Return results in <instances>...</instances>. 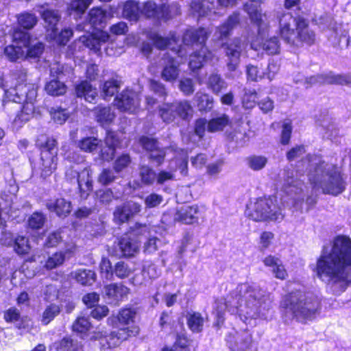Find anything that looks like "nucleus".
I'll use <instances>...</instances> for the list:
<instances>
[{
    "instance_id": "1",
    "label": "nucleus",
    "mask_w": 351,
    "mask_h": 351,
    "mask_svg": "<svg viewBox=\"0 0 351 351\" xmlns=\"http://www.w3.org/2000/svg\"><path fill=\"white\" fill-rule=\"evenodd\" d=\"M330 250L324 245L316 263L310 268L315 276L330 286L335 295L351 287V239L339 234L333 238Z\"/></svg>"
},
{
    "instance_id": "2",
    "label": "nucleus",
    "mask_w": 351,
    "mask_h": 351,
    "mask_svg": "<svg viewBox=\"0 0 351 351\" xmlns=\"http://www.w3.org/2000/svg\"><path fill=\"white\" fill-rule=\"evenodd\" d=\"M38 95V86L29 82L26 72L20 71L17 74V83L14 87L5 90L3 106L5 109L12 108L14 103L21 104L12 120V124L21 127L29 121L35 111L34 103Z\"/></svg>"
},
{
    "instance_id": "3",
    "label": "nucleus",
    "mask_w": 351,
    "mask_h": 351,
    "mask_svg": "<svg viewBox=\"0 0 351 351\" xmlns=\"http://www.w3.org/2000/svg\"><path fill=\"white\" fill-rule=\"evenodd\" d=\"M279 309L284 317H291L296 322L306 324L319 315L322 310V301L317 295L308 294L301 289L288 291L282 296Z\"/></svg>"
},
{
    "instance_id": "4",
    "label": "nucleus",
    "mask_w": 351,
    "mask_h": 351,
    "mask_svg": "<svg viewBox=\"0 0 351 351\" xmlns=\"http://www.w3.org/2000/svg\"><path fill=\"white\" fill-rule=\"evenodd\" d=\"M278 36L288 45L294 48L314 45L316 33L311 29L308 19L298 15L293 16L290 12H282L277 16Z\"/></svg>"
},
{
    "instance_id": "5",
    "label": "nucleus",
    "mask_w": 351,
    "mask_h": 351,
    "mask_svg": "<svg viewBox=\"0 0 351 351\" xmlns=\"http://www.w3.org/2000/svg\"><path fill=\"white\" fill-rule=\"evenodd\" d=\"M138 308L130 304L121 308L116 316L117 329L104 337L107 349L118 347L122 342L137 337L141 332L140 326L135 324Z\"/></svg>"
},
{
    "instance_id": "6",
    "label": "nucleus",
    "mask_w": 351,
    "mask_h": 351,
    "mask_svg": "<svg viewBox=\"0 0 351 351\" xmlns=\"http://www.w3.org/2000/svg\"><path fill=\"white\" fill-rule=\"evenodd\" d=\"M34 146L38 152V168L41 177L50 176L57 169L59 143L53 135L41 133L36 136Z\"/></svg>"
},
{
    "instance_id": "7",
    "label": "nucleus",
    "mask_w": 351,
    "mask_h": 351,
    "mask_svg": "<svg viewBox=\"0 0 351 351\" xmlns=\"http://www.w3.org/2000/svg\"><path fill=\"white\" fill-rule=\"evenodd\" d=\"M245 213L247 218L256 222L275 221L282 215L276 199L270 196H263L250 202L246 206Z\"/></svg>"
},
{
    "instance_id": "8",
    "label": "nucleus",
    "mask_w": 351,
    "mask_h": 351,
    "mask_svg": "<svg viewBox=\"0 0 351 351\" xmlns=\"http://www.w3.org/2000/svg\"><path fill=\"white\" fill-rule=\"evenodd\" d=\"M180 14L178 2L158 4L154 0H147L141 5V16L157 23L167 22Z\"/></svg>"
},
{
    "instance_id": "9",
    "label": "nucleus",
    "mask_w": 351,
    "mask_h": 351,
    "mask_svg": "<svg viewBox=\"0 0 351 351\" xmlns=\"http://www.w3.org/2000/svg\"><path fill=\"white\" fill-rule=\"evenodd\" d=\"M158 115L166 124H170L178 119L189 122L193 115V108L186 99L165 102L158 106Z\"/></svg>"
},
{
    "instance_id": "10",
    "label": "nucleus",
    "mask_w": 351,
    "mask_h": 351,
    "mask_svg": "<svg viewBox=\"0 0 351 351\" xmlns=\"http://www.w3.org/2000/svg\"><path fill=\"white\" fill-rule=\"evenodd\" d=\"M326 176L327 179L319 184L324 194L337 196L345 191L346 181L341 167L337 164L331 166L326 172Z\"/></svg>"
},
{
    "instance_id": "11",
    "label": "nucleus",
    "mask_w": 351,
    "mask_h": 351,
    "mask_svg": "<svg viewBox=\"0 0 351 351\" xmlns=\"http://www.w3.org/2000/svg\"><path fill=\"white\" fill-rule=\"evenodd\" d=\"M113 104L121 112L136 114L141 109V99L134 90L125 88L115 95Z\"/></svg>"
},
{
    "instance_id": "12",
    "label": "nucleus",
    "mask_w": 351,
    "mask_h": 351,
    "mask_svg": "<svg viewBox=\"0 0 351 351\" xmlns=\"http://www.w3.org/2000/svg\"><path fill=\"white\" fill-rule=\"evenodd\" d=\"M141 211V205L138 202L126 201L115 207L113 212V220L118 225L128 222Z\"/></svg>"
},
{
    "instance_id": "13",
    "label": "nucleus",
    "mask_w": 351,
    "mask_h": 351,
    "mask_svg": "<svg viewBox=\"0 0 351 351\" xmlns=\"http://www.w3.org/2000/svg\"><path fill=\"white\" fill-rule=\"evenodd\" d=\"M226 56L228 58L227 63L230 71H234L237 69L240 61L242 51V41L240 38L236 37L228 42L221 44Z\"/></svg>"
},
{
    "instance_id": "14",
    "label": "nucleus",
    "mask_w": 351,
    "mask_h": 351,
    "mask_svg": "<svg viewBox=\"0 0 351 351\" xmlns=\"http://www.w3.org/2000/svg\"><path fill=\"white\" fill-rule=\"evenodd\" d=\"M139 243L137 233L132 228L118 238V246L124 257L134 256L139 250Z\"/></svg>"
},
{
    "instance_id": "15",
    "label": "nucleus",
    "mask_w": 351,
    "mask_h": 351,
    "mask_svg": "<svg viewBox=\"0 0 351 351\" xmlns=\"http://www.w3.org/2000/svg\"><path fill=\"white\" fill-rule=\"evenodd\" d=\"M210 32L203 27L186 29L182 37L184 45L189 46L199 45L200 48L206 47V43Z\"/></svg>"
},
{
    "instance_id": "16",
    "label": "nucleus",
    "mask_w": 351,
    "mask_h": 351,
    "mask_svg": "<svg viewBox=\"0 0 351 351\" xmlns=\"http://www.w3.org/2000/svg\"><path fill=\"white\" fill-rule=\"evenodd\" d=\"M200 215L199 206L193 204L178 209L175 213L174 221L182 224L192 225L198 223Z\"/></svg>"
},
{
    "instance_id": "17",
    "label": "nucleus",
    "mask_w": 351,
    "mask_h": 351,
    "mask_svg": "<svg viewBox=\"0 0 351 351\" xmlns=\"http://www.w3.org/2000/svg\"><path fill=\"white\" fill-rule=\"evenodd\" d=\"M72 172L77 177V189L80 197L86 199L93 190V182L91 178L90 170L84 168L80 171L72 170Z\"/></svg>"
},
{
    "instance_id": "18",
    "label": "nucleus",
    "mask_w": 351,
    "mask_h": 351,
    "mask_svg": "<svg viewBox=\"0 0 351 351\" xmlns=\"http://www.w3.org/2000/svg\"><path fill=\"white\" fill-rule=\"evenodd\" d=\"M130 289L122 283H111L104 286V297L110 302L118 304L127 298Z\"/></svg>"
},
{
    "instance_id": "19",
    "label": "nucleus",
    "mask_w": 351,
    "mask_h": 351,
    "mask_svg": "<svg viewBox=\"0 0 351 351\" xmlns=\"http://www.w3.org/2000/svg\"><path fill=\"white\" fill-rule=\"evenodd\" d=\"M3 319L6 323L16 324L15 328L18 330L28 328L31 321L28 316H22L20 311L15 306H11L3 311Z\"/></svg>"
},
{
    "instance_id": "20",
    "label": "nucleus",
    "mask_w": 351,
    "mask_h": 351,
    "mask_svg": "<svg viewBox=\"0 0 351 351\" xmlns=\"http://www.w3.org/2000/svg\"><path fill=\"white\" fill-rule=\"evenodd\" d=\"M47 209L60 218L64 219L71 213V202L64 197H58L53 200H49L45 204Z\"/></svg>"
},
{
    "instance_id": "21",
    "label": "nucleus",
    "mask_w": 351,
    "mask_h": 351,
    "mask_svg": "<svg viewBox=\"0 0 351 351\" xmlns=\"http://www.w3.org/2000/svg\"><path fill=\"white\" fill-rule=\"evenodd\" d=\"M240 22L241 16L239 12H234L230 14L226 20L217 27L219 39L223 40L228 38L232 30L240 24Z\"/></svg>"
},
{
    "instance_id": "22",
    "label": "nucleus",
    "mask_w": 351,
    "mask_h": 351,
    "mask_svg": "<svg viewBox=\"0 0 351 351\" xmlns=\"http://www.w3.org/2000/svg\"><path fill=\"white\" fill-rule=\"evenodd\" d=\"M252 3H245L243 5L244 11L247 14L251 21L260 29L263 24V14L258 8L264 0H250Z\"/></svg>"
},
{
    "instance_id": "23",
    "label": "nucleus",
    "mask_w": 351,
    "mask_h": 351,
    "mask_svg": "<svg viewBox=\"0 0 351 351\" xmlns=\"http://www.w3.org/2000/svg\"><path fill=\"white\" fill-rule=\"evenodd\" d=\"M109 39V34L103 31L97 34H90L81 37L84 45L95 53L100 52L101 44L107 43Z\"/></svg>"
},
{
    "instance_id": "24",
    "label": "nucleus",
    "mask_w": 351,
    "mask_h": 351,
    "mask_svg": "<svg viewBox=\"0 0 351 351\" xmlns=\"http://www.w3.org/2000/svg\"><path fill=\"white\" fill-rule=\"evenodd\" d=\"M75 96L78 98H83L89 103H93L97 96L96 88L88 80H82L75 88Z\"/></svg>"
},
{
    "instance_id": "25",
    "label": "nucleus",
    "mask_w": 351,
    "mask_h": 351,
    "mask_svg": "<svg viewBox=\"0 0 351 351\" xmlns=\"http://www.w3.org/2000/svg\"><path fill=\"white\" fill-rule=\"evenodd\" d=\"M96 121L103 128L109 126L115 119V114L109 106L98 105L93 108Z\"/></svg>"
},
{
    "instance_id": "26",
    "label": "nucleus",
    "mask_w": 351,
    "mask_h": 351,
    "mask_svg": "<svg viewBox=\"0 0 351 351\" xmlns=\"http://www.w3.org/2000/svg\"><path fill=\"white\" fill-rule=\"evenodd\" d=\"M264 265L272 267V273L276 278L284 280L288 277V272L281 261L272 255H268L263 260Z\"/></svg>"
},
{
    "instance_id": "27",
    "label": "nucleus",
    "mask_w": 351,
    "mask_h": 351,
    "mask_svg": "<svg viewBox=\"0 0 351 351\" xmlns=\"http://www.w3.org/2000/svg\"><path fill=\"white\" fill-rule=\"evenodd\" d=\"M211 55V51L207 47H202L199 50L194 51L190 56L189 62V69L193 72L198 71L203 66L206 60L210 58Z\"/></svg>"
},
{
    "instance_id": "28",
    "label": "nucleus",
    "mask_w": 351,
    "mask_h": 351,
    "mask_svg": "<svg viewBox=\"0 0 351 351\" xmlns=\"http://www.w3.org/2000/svg\"><path fill=\"white\" fill-rule=\"evenodd\" d=\"M108 12L101 7H93L88 12L87 20L91 26L97 29L103 27L107 20Z\"/></svg>"
},
{
    "instance_id": "29",
    "label": "nucleus",
    "mask_w": 351,
    "mask_h": 351,
    "mask_svg": "<svg viewBox=\"0 0 351 351\" xmlns=\"http://www.w3.org/2000/svg\"><path fill=\"white\" fill-rule=\"evenodd\" d=\"M122 14L129 21L137 22L141 16V5L138 1L127 0L123 4Z\"/></svg>"
},
{
    "instance_id": "30",
    "label": "nucleus",
    "mask_w": 351,
    "mask_h": 351,
    "mask_svg": "<svg viewBox=\"0 0 351 351\" xmlns=\"http://www.w3.org/2000/svg\"><path fill=\"white\" fill-rule=\"evenodd\" d=\"M228 348L232 351H247L250 349L252 344V336L238 335L237 337H231L228 341Z\"/></svg>"
},
{
    "instance_id": "31",
    "label": "nucleus",
    "mask_w": 351,
    "mask_h": 351,
    "mask_svg": "<svg viewBox=\"0 0 351 351\" xmlns=\"http://www.w3.org/2000/svg\"><path fill=\"white\" fill-rule=\"evenodd\" d=\"M322 82L328 85L348 86L351 84V75L348 74H336L332 71L319 75Z\"/></svg>"
},
{
    "instance_id": "32",
    "label": "nucleus",
    "mask_w": 351,
    "mask_h": 351,
    "mask_svg": "<svg viewBox=\"0 0 351 351\" xmlns=\"http://www.w3.org/2000/svg\"><path fill=\"white\" fill-rule=\"evenodd\" d=\"M213 3L208 0H192L190 3V11L198 18L206 16L212 12Z\"/></svg>"
},
{
    "instance_id": "33",
    "label": "nucleus",
    "mask_w": 351,
    "mask_h": 351,
    "mask_svg": "<svg viewBox=\"0 0 351 351\" xmlns=\"http://www.w3.org/2000/svg\"><path fill=\"white\" fill-rule=\"evenodd\" d=\"M40 16L46 23L47 31L57 32V25L61 19V14L58 10L45 9L40 12Z\"/></svg>"
},
{
    "instance_id": "34",
    "label": "nucleus",
    "mask_w": 351,
    "mask_h": 351,
    "mask_svg": "<svg viewBox=\"0 0 351 351\" xmlns=\"http://www.w3.org/2000/svg\"><path fill=\"white\" fill-rule=\"evenodd\" d=\"M104 142L111 151V154L108 158L106 157L104 153L101 154V156L104 159L112 160L114 157L117 149L121 147L122 140L115 131L108 129L106 132Z\"/></svg>"
},
{
    "instance_id": "35",
    "label": "nucleus",
    "mask_w": 351,
    "mask_h": 351,
    "mask_svg": "<svg viewBox=\"0 0 351 351\" xmlns=\"http://www.w3.org/2000/svg\"><path fill=\"white\" fill-rule=\"evenodd\" d=\"M165 58L167 60V64L161 72V77L167 82L176 81L178 77L180 71L178 66L176 65V60L169 56H165Z\"/></svg>"
},
{
    "instance_id": "36",
    "label": "nucleus",
    "mask_w": 351,
    "mask_h": 351,
    "mask_svg": "<svg viewBox=\"0 0 351 351\" xmlns=\"http://www.w3.org/2000/svg\"><path fill=\"white\" fill-rule=\"evenodd\" d=\"M186 324L192 333H201L204 330V319L198 311H189L186 313Z\"/></svg>"
},
{
    "instance_id": "37",
    "label": "nucleus",
    "mask_w": 351,
    "mask_h": 351,
    "mask_svg": "<svg viewBox=\"0 0 351 351\" xmlns=\"http://www.w3.org/2000/svg\"><path fill=\"white\" fill-rule=\"evenodd\" d=\"M232 121L230 117L226 114H222L220 116L211 118L208 120V127L207 132L215 133L222 132L227 127H231Z\"/></svg>"
},
{
    "instance_id": "38",
    "label": "nucleus",
    "mask_w": 351,
    "mask_h": 351,
    "mask_svg": "<svg viewBox=\"0 0 351 351\" xmlns=\"http://www.w3.org/2000/svg\"><path fill=\"white\" fill-rule=\"evenodd\" d=\"M17 25L23 29L31 30L38 23L37 16L28 11L22 12L16 16Z\"/></svg>"
},
{
    "instance_id": "39",
    "label": "nucleus",
    "mask_w": 351,
    "mask_h": 351,
    "mask_svg": "<svg viewBox=\"0 0 351 351\" xmlns=\"http://www.w3.org/2000/svg\"><path fill=\"white\" fill-rule=\"evenodd\" d=\"M173 346L177 351H196L193 340L184 332H177Z\"/></svg>"
},
{
    "instance_id": "40",
    "label": "nucleus",
    "mask_w": 351,
    "mask_h": 351,
    "mask_svg": "<svg viewBox=\"0 0 351 351\" xmlns=\"http://www.w3.org/2000/svg\"><path fill=\"white\" fill-rule=\"evenodd\" d=\"M101 143V141L96 136H84L77 142V147L83 152L93 153L100 147Z\"/></svg>"
},
{
    "instance_id": "41",
    "label": "nucleus",
    "mask_w": 351,
    "mask_h": 351,
    "mask_svg": "<svg viewBox=\"0 0 351 351\" xmlns=\"http://www.w3.org/2000/svg\"><path fill=\"white\" fill-rule=\"evenodd\" d=\"M251 47L256 51L262 49L269 56L278 54L280 51V44L277 36H272L265 39L260 45L259 48L254 47L253 43L251 44Z\"/></svg>"
},
{
    "instance_id": "42",
    "label": "nucleus",
    "mask_w": 351,
    "mask_h": 351,
    "mask_svg": "<svg viewBox=\"0 0 351 351\" xmlns=\"http://www.w3.org/2000/svg\"><path fill=\"white\" fill-rule=\"evenodd\" d=\"M12 249L19 256L23 257L28 255L32 250L29 237L25 235L16 234Z\"/></svg>"
},
{
    "instance_id": "43",
    "label": "nucleus",
    "mask_w": 351,
    "mask_h": 351,
    "mask_svg": "<svg viewBox=\"0 0 351 351\" xmlns=\"http://www.w3.org/2000/svg\"><path fill=\"white\" fill-rule=\"evenodd\" d=\"M46 93L53 97H59L65 95L67 90L66 84L58 79H52L46 82L45 85Z\"/></svg>"
},
{
    "instance_id": "44",
    "label": "nucleus",
    "mask_w": 351,
    "mask_h": 351,
    "mask_svg": "<svg viewBox=\"0 0 351 351\" xmlns=\"http://www.w3.org/2000/svg\"><path fill=\"white\" fill-rule=\"evenodd\" d=\"M93 0H71L67 6L68 13L81 18L84 14Z\"/></svg>"
},
{
    "instance_id": "45",
    "label": "nucleus",
    "mask_w": 351,
    "mask_h": 351,
    "mask_svg": "<svg viewBox=\"0 0 351 351\" xmlns=\"http://www.w3.org/2000/svg\"><path fill=\"white\" fill-rule=\"evenodd\" d=\"M147 38L152 41V45L159 50H165L175 41L173 38L162 36L157 32H149Z\"/></svg>"
},
{
    "instance_id": "46",
    "label": "nucleus",
    "mask_w": 351,
    "mask_h": 351,
    "mask_svg": "<svg viewBox=\"0 0 351 351\" xmlns=\"http://www.w3.org/2000/svg\"><path fill=\"white\" fill-rule=\"evenodd\" d=\"M91 328L92 324L89 319L83 316L77 317L71 327L72 330L82 339L88 335Z\"/></svg>"
},
{
    "instance_id": "47",
    "label": "nucleus",
    "mask_w": 351,
    "mask_h": 351,
    "mask_svg": "<svg viewBox=\"0 0 351 351\" xmlns=\"http://www.w3.org/2000/svg\"><path fill=\"white\" fill-rule=\"evenodd\" d=\"M73 278L83 286H90L95 282L96 274L90 269H80L75 271Z\"/></svg>"
},
{
    "instance_id": "48",
    "label": "nucleus",
    "mask_w": 351,
    "mask_h": 351,
    "mask_svg": "<svg viewBox=\"0 0 351 351\" xmlns=\"http://www.w3.org/2000/svg\"><path fill=\"white\" fill-rule=\"evenodd\" d=\"M197 106L200 112H210L214 107L213 97L205 93H197L195 95Z\"/></svg>"
},
{
    "instance_id": "49",
    "label": "nucleus",
    "mask_w": 351,
    "mask_h": 351,
    "mask_svg": "<svg viewBox=\"0 0 351 351\" xmlns=\"http://www.w3.org/2000/svg\"><path fill=\"white\" fill-rule=\"evenodd\" d=\"M122 82L117 77H112L103 83L101 92L103 95L106 97H112L118 94Z\"/></svg>"
},
{
    "instance_id": "50",
    "label": "nucleus",
    "mask_w": 351,
    "mask_h": 351,
    "mask_svg": "<svg viewBox=\"0 0 351 351\" xmlns=\"http://www.w3.org/2000/svg\"><path fill=\"white\" fill-rule=\"evenodd\" d=\"M61 312V306L55 303H51L46 306L41 316V322L43 325H48Z\"/></svg>"
},
{
    "instance_id": "51",
    "label": "nucleus",
    "mask_w": 351,
    "mask_h": 351,
    "mask_svg": "<svg viewBox=\"0 0 351 351\" xmlns=\"http://www.w3.org/2000/svg\"><path fill=\"white\" fill-rule=\"evenodd\" d=\"M73 35V32L69 28L63 29L60 32H58V31L55 32H51L49 34L50 39L55 41L58 46H65Z\"/></svg>"
},
{
    "instance_id": "52",
    "label": "nucleus",
    "mask_w": 351,
    "mask_h": 351,
    "mask_svg": "<svg viewBox=\"0 0 351 351\" xmlns=\"http://www.w3.org/2000/svg\"><path fill=\"white\" fill-rule=\"evenodd\" d=\"M46 222V216L40 211L34 212L28 218L27 225L32 230L41 229Z\"/></svg>"
},
{
    "instance_id": "53",
    "label": "nucleus",
    "mask_w": 351,
    "mask_h": 351,
    "mask_svg": "<svg viewBox=\"0 0 351 351\" xmlns=\"http://www.w3.org/2000/svg\"><path fill=\"white\" fill-rule=\"evenodd\" d=\"M66 258L65 252L58 251L54 252L51 256H49L45 261L44 267L47 270L53 269L62 265Z\"/></svg>"
},
{
    "instance_id": "54",
    "label": "nucleus",
    "mask_w": 351,
    "mask_h": 351,
    "mask_svg": "<svg viewBox=\"0 0 351 351\" xmlns=\"http://www.w3.org/2000/svg\"><path fill=\"white\" fill-rule=\"evenodd\" d=\"M132 163V158L128 153H123L118 156L113 163V170L116 173H121L125 170Z\"/></svg>"
},
{
    "instance_id": "55",
    "label": "nucleus",
    "mask_w": 351,
    "mask_h": 351,
    "mask_svg": "<svg viewBox=\"0 0 351 351\" xmlns=\"http://www.w3.org/2000/svg\"><path fill=\"white\" fill-rule=\"evenodd\" d=\"M139 175L141 182L147 186L152 185L156 178V172L147 165H142L140 167Z\"/></svg>"
},
{
    "instance_id": "56",
    "label": "nucleus",
    "mask_w": 351,
    "mask_h": 351,
    "mask_svg": "<svg viewBox=\"0 0 351 351\" xmlns=\"http://www.w3.org/2000/svg\"><path fill=\"white\" fill-rule=\"evenodd\" d=\"M208 88L215 94H219L226 88V83L218 74H211L207 82Z\"/></svg>"
},
{
    "instance_id": "57",
    "label": "nucleus",
    "mask_w": 351,
    "mask_h": 351,
    "mask_svg": "<svg viewBox=\"0 0 351 351\" xmlns=\"http://www.w3.org/2000/svg\"><path fill=\"white\" fill-rule=\"evenodd\" d=\"M59 348L62 351H81L82 345L71 337H64L59 342Z\"/></svg>"
},
{
    "instance_id": "58",
    "label": "nucleus",
    "mask_w": 351,
    "mask_h": 351,
    "mask_svg": "<svg viewBox=\"0 0 351 351\" xmlns=\"http://www.w3.org/2000/svg\"><path fill=\"white\" fill-rule=\"evenodd\" d=\"M3 53L10 62H16L23 56V50L21 47L10 45L4 48Z\"/></svg>"
},
{
    "instance_id": "59",
    "label": "nucleus",
    "mask_w": 351,
    "mask_h": 351,
    "mask_svg": "<svg viewBox=\"0 0 351 351\" xmlns=\"http://www.w3.org/2000/svg\"><path fill=\"white\" fill-rule=\"evenodd\" d=\"M138 142L147 152L152 153L155 150H158V141L155 138L143 135L139 137Z\"/></svg>"
},
{
    "instance_id": "60",
    "label": "nucleus",
    "mask_w": 351,
    "mask_h": 351,
    "mask_svg": "<svg viewBox=\"0 0 351 351\" xmlns=\"http://www.w3.org/2000/svg\"><path fill=\"white\" fill-rule=\"evenodd\" d=\"M293 132V125L291 121L285 122L282 125V130L280 136V143L282 145H288L291 142Z\"/></svg>"
},
{
    "instance_id": "61",
    "label": "nucleus",
    "mask_w": 351,
    "mask_h": 351,
    "mask_svg": "<svg viewBox=\"0 0 351 351\" xmlns=\"http://www.w3.org/2000/svg\"><path fill=\"white\" fill-rule=\"evenodd\" d=\"M150 90L159 97L165 99L168 95L165 86L160 82L150 79L149 80Z\"/></svg>"
},
{
    "instance_id": "62",
    "label": "nucleus",
    "mask_w": 351,
    "mask_h": 351,
    "mask_svg": "<svg viewBox=\"0 0 351 351\" xmlns=\"http://www.w3.org/2000/svg\"><path fill=\"white\" fill-rule=\"evenodd\" d=\"M249 167L254 171H259L265 167L267 159L263 156L252 155L247 158Z\"/></svg>"
},
{
    "instance_id": "63",
    "label": "nucleus",
    "mask_w": 351,
    "mask_h": 351,
    "mask_svg": "<svg viewBox=\"0 0 351 351\" xmlns=\"http://www.w3.org/2000/svg\"><path fill=\"white\" fill-rule=\"evenodd\" d=\"M208 127V121L206 118H198L195 121L193 132L194 134L199 138L203 139Z\"/></svg>"
},
{
    "instance_id": "64",
    "label": "nucleus",
    "mask_w": 351,
    "mask_h": 351,
    "mask_svg": "<svg viewBox=\"0 0 351 351\" xmlns=\"http://www.w3.org/2000/svg\"><path fill=\"white\" fill-rule=\"evenodd\" d=\"M49 113L53 121L58 124L64 123L69 117L66 109L60 107L51 108Z\"/></svg>"
}]
</instances>
